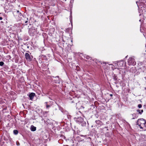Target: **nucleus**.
Returning <instances> with one entry per match:
<instances>
[{"mask_svg":"<svg viewBox=\"0 0 146 146\" xmlns=\"http://www.w3.org/2000/svg\"><path fill=\"white\" fill-rule=\"evenodd\" d=\"M137 124L138 125L141 129L144 131L146 130V120L143 118L139 119L137 122Z\"/></svg>","mask_w":146,"mask_h":146,"instance_id":"f257e3e1","label":"nucleus"},{"mask_svg":"<svg viewBox=\"0 0 146 146\" xmlns=\"http://www.w3.org/2000/svg\"><path fill=\"white\" fill-rule=\"evenodd\" d=\"M74 120L76 122L78 123H83L82 124V126L86 125V122L85 121L84 122V119L80 117H78L77 118L75 117Z\"/></svg>","mask_w":146,"mask_h":146,"instance_id":"f03ea898","label":"nucleus"},{"mask_svg":"<svg viewBox=\"0 0 146 146\" xmlns=\"http://www.w3.org/2000/svg\"><path fill=\"white\" fill-rule=\"evenodd\" d=\"M25 56L27 60L29 62L31 61L33 58V56L31 55V53L29 54L28 53H25Z\"/></svg>","mask_w":146,"mask_h":146,"instance_id":"7ed1b4c3","label":"nucleus"},{"mask_svg":"<svg viewBox=\"0 0 146 146\" xmlns=\"http://www.w3.org/2000/svg\"><path fill=\"white\" fill-rule=\"evenodd\" d=\"M36 29L34 28H31L29 29V33L31 36H34L36 32Z\"/></svg>","mask_w":146,"mask_h":146,"instance_id":"20e7f679","label":"nucleus"},{"mask_svg":"<svg viewBox=\"0 0 146 146\" xmlns=\"http://www.w3.org/2000/svg\"><path fill=\"white\" fill-rule=\"evenodd\" d=\"M128 64L129 65H135L136 63L134 59L132 58H130L128 60Z\"/></svg>","mask_w":146,"mask_h":146,"instance_id":"39448f33","label":"nucleus"},{"mask_svg":"<svg viewBox=\"0 0 146 146\" xmlns=\"http://www.w3.org/2000/svg\"><path fill=\"white\" fill-rule=\"evenodd\" d=\"M35 95V94L34 93H29V94H28V96L30 98V100H33Z\"/></svg>","mask_w":146,"mask_h":146,"instance_id":"423d86ee","label":"nucleus"},{"mask_svg":"<svg viewBox=\"0 0 146 146\" xmlns=\"http://www.w3.org/2000/svg\"><path fill=\"white\" fill-rule=\"evenodd\" d=\"M53 78H55V79L54 80L55 81V82L56 83H59L60 82V79L59 78V76H57L55 77L54 76H53Z\"/></svg>","mask_w":146,"mask_h":146,"instance_id":"0eeeda50","label":"nucleus"},{"mask_svg":"<svg viewBox=\"0 0 146 146\" xmlns=\"http://www.w3.org/2000/svg\"><path fill=\"white\" fill-rule=\"evenodd\" d=\"M25 19H22V22H23V23H24L25 22V23H24V24H23L24 25H27V23H28V18H25Z\"/></svg>","mask_w":146,"mask_h":146,"instance_id":"6e6552de","label":"nucleus"},{"mask_svg":"<svg viewBox=\"0 0 146 146\" xmlns=\"http://www.w3.org/2000/svg\"><path fill=\"white\" fill-rule=\"evenodd\" d=\"M31 131H34L36 130V127L32 125L31 126Z\"/></svg>","mask_w":146,"mask_h":146,"instance_id":"1a4fd4ad","label":"nucleus"},{"mask_svg":"<svg viewBox=\"0 0 146 146\" xmlns=\"http://www.w3.org/2000/svg\"><path fill=\"white\" fill-rule=\"evenodd\" d=\"M137 111L140 114H141L143 112V110H140L138 109L137 110Z\"/></svg>","mask_w":146,"mask_h":146,"instance_id":"9d476101","label":"nucleus"},{"mask_svg":"<svg viewBox=\"0 0 146 146\" xmlns=\"http://www.w3.org/2000/svg\"><path fill=\"white\" fill-rule=\"evenodd\" d=\"M123 61H121L119 62V65H120V66H123Z\"/></svg>","mask_w":146,"mask_h":146,"instance_id":"9b49d317","label":"nucleus"},{"mask_svg":"<svg viewBox=\"0 0 146 146\" xmlns=\"http://www.w3.org/2000/svg\"><path fill=\"white\" fill-rule=\"evenodd\" d=\"M96 123L97 124H100L101 123V121L100 120H97L96 121Z\"/></svg>","mask_w":146,"mask_h":146,"instance_id":"f8f14e48","label":"nucleus"},{"mask_svg":"<svg viewBox=\"0 0 146 146\" xmlns=\"http://www.w3.org/2000/svg\"><path fill=\"white\" fill-rule=\"evenodd\" d=\"M18 132L17 130H14L13 131V133L15 135H17L18 133Z\"/></svg>","mask_w":146,"mask_h":146,"instance_id":"ddd939ff","label":"nucleus"},{"mask_svg":"<svg viewBox=\"0 0 146 146\" xmlns=\"http://www.w3.org/2000/svg\"><path fill=\"white\" fill-rule=\"evenodd\" d=\"M4 64V63L2 61H1L0 62V66H2Z\"/></svg>","mask_w":146,"mask_h":146,"instance_id":"4468645a","label":"nucleus"},{"mask_svg":"<svg viewBox=\"0 0 146 146\" xmlns=\"http://www.w3.org/2000/svg\"><path fill=\"white\" fill-rule=\"evenodd\" d=\"M84 57L86 58L87 59H89L90 58V57L89 56H84Z\"/></svg>","mask_w":146,"mask_h":146,"instance_id":"2eb2a0df","label":"nucleus"},{"mask_svg":"<svg viewBox=\"0 0 146 146\" xmlns=\"http://www.w3.org/2000/svg\"><path fill=\"white\" fill-rule=\"evenodd\" d=\"M132 115L133 116H135V117H133L132 119H135V118H137V117H136L135 116L136 115V114H135V113H133V114H132Z\"/></svg>","mask_w":146,"mask_h":146,"instance_id":"dca6fc26","label":"nucleus"},{"mask_svg":"<svg viewBox=\"0 0 146 146\" xmlns=\"http://www.w3.org/2000/svg\"><path fill=\"white\" fill-rule=\"evenodd\" d=\"M50 107V105H49L48 104H46V107L47 109H48Z\"/></svg>","mask_w":146,"mask_h":146,"instance_id":"f3484780","label":"nucleus"},{"mask_svg":"<svg viewBox=\"0 0 146 146\" xmlns=\"http://www.w3.org/2000/svg\"><path fill=\"white\" fill-rule=\"evenodd\" d=\"M138 107L139 108H141L142 107V105L141 104H139L138 105Z\"/></svg>","mask_w":146,"mask_h":146,"instance_id":"a211bd4d","label":"nucleus"},{"mask_svg":"<svg viewBox=\"0 0 146 146\" xmlns=\"http://www.w3.org/2000/svg\"><path fill=\"white\" fill-rule=\"evenodd\" d=\"M114 80H117V78H116L115 77L114 78Z\"/></svg>","mask_w":146,"mask_h":146,"instance_id":"6ab92c4d","label":"nucleus"},{"mask_svg":"<svg viewBox=\"0 0 146 146\" xmlns=\"http://www.w3.org/2000/svg\"><path fill=\"white\" fill-rule=\"evenodd\" d=\"M3 19V18L1 17H0V20H2Z\"/></svg>","mask_w":146,"mask_h":146,"instance_id":"aec40b11","label":"nucleus"},{"mask_svg":"<svg viewBox=\"0 0 146 146\" xmlns=\"http://www.w3.org/2000/svg\"><path fill=\"white\" fill-rule=\"evenodd\" d=\"M44 104H46H46H47L48 102H45Z\"/></svg>","mask_w":146,"mask_h":146,"instance_id":"412c9836","label":"nucleus"},{"mask_svg":"<svg viewBox=\"0 0 146 146\" xmlns=\"http://www.w3.org/2000/svg\"><path fill=\"white\" fill-rule=\"evenodd\" d=\"M110 96H111H111H113V94H110Z\"/></svg>","mask_w":146,"mask_h":146,"instance_id":"4be33fe9","label":"nucleus"},{"mask_svg":"<svg viewBox=\"0 0 146 146\" xmlns=\"http://www.w3.org/2000/svg\"><path fill=\"white\" fill-rule=\"evenodd\" d=\"M17 145H20V144L19 143H18V144H17Z\"/></svg>","mask_w":146,"mask_h":146,"instance_id":"5701e85b","label":"nucleus"},{"mask_svg":"<svg viewBox=\"0 0 146 146\" xmlns=\"http://www.w3.org/2000/svg\"><path fill=\"white\" fill-rule=\"evenodd\" d=\"M19 14L20 15V16L21 15V13H20Z\"/></svg>","mask_w":146,"mask_h":146,"instance_id":"b1692460","label":"nucleus"},{"mask_svg":"<svg viewBox=\"0 0 146 146\" xmlns=\"http://www.w3.org/2000/svg\"><path fill=\"white\" fill-rule=\"evenodd\" d=\"M17 13H19V11H17Z\"/></svg>","mask_w":146,"mask_h":146,"instance_id":"393cba45","label":"nucleus"},{"mask_svg":"<svg viewBox=\"0 0 146 146\" xmlns=\"http://www.w3.org/2000/svg\"><path fill=\"white\" fill-rule=\"evenodd\" d=\"M110 65H112V64H109Z\"/></svg>","mask_w":146,"mask_h":146,"instance_id":"a878e982","label":"nucleus"},{"mask_svg":"<svg viewBox=\"0 0 146 146\" xmlns=\"http://www.w3.org/2000/svg\"><path fill=\"white\" fill-rule=\"evenodd\" d=\"M72 103H73V101H72Z\"/></svg>","mask_w":146,"mask_h":146,"instance_id":"bb28decb","label":"nucleus"},{"mask_svg":"<svg viewBox=\"0 0 146 146\" xmlns=\"http://www.w3.org/2000/svg\"><path fill=\"white\" fill-rule=\"evenodd\" d=\"M139 21H141V20H139Z\"/></svg>","mask_w":146,"mask_h":146,"instance_id":"cd10ccee","label":"nucleus"}]
</instances>
